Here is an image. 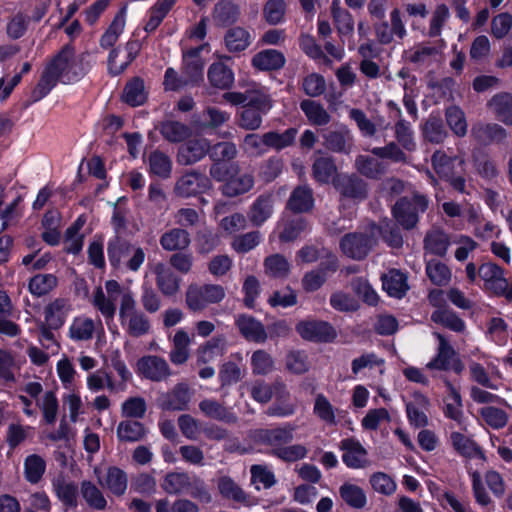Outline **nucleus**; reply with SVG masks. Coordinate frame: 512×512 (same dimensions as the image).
Instances as JSON below:
<instances>
[{"instance_id":"obj_60","label":"nucleus","mask_w":512,"mask_h":512,"mask_svg":"<svg viewBox=\"0 0 512 512\" xmlns=\"http://www.w3.org/2000/svg\"><path fill=\"white\" fill-rule=\"evenodd\" d=\"M148 164L150 172L158 177L167 178L171 174V160L160 151H154L149 155Z\"/></svg>"},{"instance_id":"obj_43","label":"nucleus","mask_w":512,"mask_h":512,"mask_svg":"<svg viewBox=\"0 0 512 512\" xmlns=\"http://www.w3.org/2000/svg\"><path fill=\"white\" fill-rule=\"evenodd\" d=\"M486 338L499 345L505 346L508 343V325L500 317H492L486 324Z\"/></svg>"},{"instance_id":"obj_39","label":"nucleus","mask_w":512,"mask_h":512,"mask_svg":"<svg viewBox=\"0 0 512 512\" xmlns=\"http://www.w3.org/2000/svg\"><path fill=\"white\" fill-rule=\"evenodd\" d=\"M53 490L59 500L68 507L77 506L78 487L75 483L58 477L53 480Z\"/></svg>"},{"instance_id":"obj_4","label":"nucleus","mask_w":512,"mask_h":512,"mask_svg":"<svg viewBox=\"0 0 512 512\" xmlns=\"http://www.w3.org/2000/svg\"><path fill=\"white\" fill-rule=\"evenodd\" d=\"M433 335L438 340V347L435 356L426 364V369L431 372L432 377H437L438 373L450 370L460 374L464 365L454 348L442 334L434 332Z\"/></svg>"},{"instance_id":"obj_8","label":"nucleus","mask_w":512,"mask_h":512,"mask_svg":"<svg viewBox=\"0 0 512 512\" xmlns=\"http://www.w3.org/2000/svg\"><path fill=\"white\" fill-rule=\"evenodd\" d=\"M225 297V290L221 285L191 284L185 295L186 306L193 312H201L211 304L221 302Z\"/></svg>"},{"instance_id":"obj_23","label":"nucleus","mask_w":512,"mask_h":512,"mask_svg":"<svg viewBox=\"0 0 512 512\" xmlns=\"http://www.w3.org/2000/svg\"><path fill=\"white\" fill-rule=\"evenodd\" d=\"M236 325L241 334L249 341L264 342L267 338L264 326L252 316H238Z\"/></svg>"},{"instance_id":"obj_47","label":"nucleus","mask_w":512,"mask_h":512,"mask_svg":"<svg viewBox=\"0 0 512 512\" xmlns=\"http://www.w3.org/2000/svg\"><path fill=\"white\" fill-rule=\"evenodd\" d=\"M336 165L330 157H317L312 166L313 178L319 183H328L331 179H336Z\"/></svg>"},{"instance_id":"obj_15","label":"nucleus","mask_w":512,"mask_h":512,"mask_svg":"<svg viewBox=\"0 0 512 512\" xmlns=\"http://www.w3.org/2000/svg\"><path fill=\"white\" fill-rule=\"evenodd\" d=\"M294 428L290 425L275 429H259L252 433L255 441L271 447V453L278 447H282L293 439Z\"/></svg>"},{"instance_id":"obj_50","label":"nucleus","mask_w":512,"mask_h":512,"mask_svg":"<svg viewBox=\"0 0 512 512\" xmlns=\"http://www.w3.org/2000/svg\"><path fill=\"white\" fill-rule=\"evenodd\" d=\"M199 409L205 416L209 418L228 423L236 421V416L233 413H231L220 403L211 399H205L201 401L199 403Z\"/></svg>"},{"instance_id":"obj_27","label":"nucleus","mask_w":512,"mask_h":512,"mask_svg":"<svg viewBox=\"0 0 512 512\" xmlns=\"http://www.w3.org/2000/svg\"><path fill=\"white\" fill-rule=\"evenodd\" d=\"M338 267L337 258L330 255L327 259L325 268L321 267L318 270H313L305 274L302 280L303 288L306 291H315L319 289L326 279L325 270L334 272Z\"/></svg>"},{"instance_id":"obj_56","label":"nucleus","mask_w":512,"mask_h":512,"mask_svg":"<svg viewBox=\"0 0 512 512\" xmlns=\"http://www.w3.org/2000/svg\"><path fill=\"white\" fill-rule=\"evenodd\" d=\"M144 426L137 421H121L117 427V436L121 441L136 442L145 436Z\"/></svg>"},{"instance_id":"obj_2","label":"nucleus","mask_w":512,"mask_h":512,"mask_svg":"<svg viewBox=\"0 0 512 512\" xmlns=\"http://www.w3.org/2000/svg\"><path fill=\"white\" fill-rule=\"evenodd\" d=\"M276 395L277 402L267 409L269 416L287 417L292 415L296 406L289 402V392L284 383L276 381L273 385H269L263 381H256L251 387L252 398L260 403H267L271 400L273 394Z\"/></svg>"},{"instance_id":"obj_10","label":"nucleus","mask_w":512,"mask_h":512,"mask_svg":"<svg viewBox=\"0 0 512 512\" xmlns=\"http://www.w3.org/2000/svg\"><path fill=\"white\" fill-rule=\"evenodd\" d=\"M375 243V233L371 229L369 234L350 233L345 235L341 239L340 248L347 257L360 260L368 255Z\"/></svg>"},{"instance_id":"obj_20","label":"nucleus","mask_w":512,"mask_h":512,"mask_svg":"<svg viewBox=\"0 0 512 512\" xmlns=\"http://www.w3.org/2000/svg\"><path fill=\"white\" fill-rule=\"evenodd\" d=\"M141 45L138 40H131L125 46V55L120 62L115 61V58L120 55L119 49H113L108 57V67L111 74L118 75L122 73L127 66L136 58L140 51Z\"/></svg>"},{"instance_id":"obj_58","label":"nucleus","mask_w":512,"mask_h":512,"mask_svg":"<svg viewBox=\"0 0 512 512\" xmlns=\"http://www.w3.org/2000/svg\"><path fill=\"white\" fill-rule=\"evenodd\" d=\"M251 41V36L248 31L241 27L230 29L225 36L226 47L229 51L238 52L245 50Z\"/></svg>"},{"instance_id":"obj_19","label":"nucleus","mask_w":512,"mask_h":512,"mask_svg":"<svg viewBox=\"0 0 512 512\" xmlns=\"http://www.w3.org/2000/svg\"><path fill=\"white\" fill-rule=\"evenodd\" d=\"M156 275V284L161 293L165 296L175 295L180 288V279L174 272L163 263H157L153 267Z\"/></svg>"},{"instance_id":"obj_59","label":"nucleus","mask_w":512,"mask_h":512,"mask_svg":"<svg viewBox=\"0 0 512 512\" xmlns=\"http://www.w3.org/2000/svg\"><path fill=\"white\" fill-rule=\"evenodd\" d=\"M238 7L228 0H222L216 4L213 12L214 20L220 25H228L237 20Z\"/></svg>"},{"instance_id":"obj_55","label":"nucleus","mask_w":512,"mask_h":512,"mask_svg":"<svg viewBox=\"0 0 512 512\" xmlns=\"http://www.w3.org/2000/svg\"><path fill=\"white\" fill-rule=\"evenodd\" d=\"M471 134L481 142L501 140L506 137V131L498 124L478 123L471 129Z\"/></svg>"},{"instance_id":"obj_24","label":"nucleus","mask_w":512,"mask_h":512,"mask_svg":"<svg viewBox=\"0 0 512 512\" xmlns=\"http://www.w3.org/2000/svg\"><path fill=\"white\" fill-rule=\"evenodd\" d=\"M274 199L270 194L259 196L252 204L249 219L255 226H261L273 214Z\"/></svg>"},{"instance_id":"obj_1","label":"nucleus","mask_w":512,"mask_h":512,"mask_svg":"<svg viewBox=\"0 0 512 512\" xmlns=\"http://www.w3.org/2000/svg\"><path fill=\"white\" fill-rule=\"evenodd\" d=\"M85 54H76L74 47L64 46L44 67L40 79L31 92L32 102L46 97L58 82L73 84L81 80L89 69Z\"/></svg>"},{"instance_id":"obj_30","label":"nucleus","mask_w":512,"mask_h":512,"mask_svg":"<svg viewBox=\"0 0 512 512\" xmlns=\"http://www.w3.org/2000/svg\"><path fill=\"white\" fill-rule=\"evenodd\" d=\"M337 412L330 400L322 393L315 396L313 405V414L328 426L337 424Z\"/></svg>"},{"instance_id":"obj_41","label":"nucleus","mask_w":512,"mask_h":512,"mask_svg":"<svg viewBox=\"0 0 512 512\" xmlns=\"http://www.w3.org/2000/svg\"><path fill=\"white\" fill-rule=\"evenodd\" d=\"M300 108L312 125L324 126L331 120L329 113L316 101L303 100L300 103Z\"/></svg>"},{"instance_id":"obj_14","label":"nucleus","mask_w":512,"mask_h":512,"mask_svg":"<svg viewBox=\"0 0 512 512\" xmlns=\"http://www.w3.org/2000/svg\"><path fill=\"white\" fill-rule=\"evenodd\" d=\"M339 448L343 452L342 461L348 468L361 469L368 465L367 450L358 440L343 439Z\"/></svg>"},{"instance_id":"obj_63","label":"nucleus","mask_w":512,"mask_h":512,"mask_svg":"<svg viewBox=\"0 0 512 512\" xmlns=\"http://www.w3.org/2000/svg\"><path fill=\"white\" fill-rule=\"evenodd\" d=\"M449 246L447 235L440 230H433L425 237V249L431 254L443 256Z\"/></svg>"},{"instance_id":"obj_18","label":"nucleus","mask_w":512,"mask_h":512,"mask_svg":"<svg viewBox=\"0 0 512 512\" xmlns=\"http://www.w3.org/2000/svg\"><path fill=\"white\" fill-rule=\"evenodd\" d=\"M137 368L141 375L153 381H161L170 374L167 362L157 356L142 357L138 360Z\"/></svg>"},{"instance_id":"obj_11","label":"nucleus","mask_w":512,"mask_h":512,"mask_svg":"<svg viewBox=\"0 0 512 512\" xmlns=\"http://www.w3.org/2000/svg\"><path fill=\"white\" fill-rule=\"evenodd\" d=\"M95 333L104 334L101 320L95 321L88 316L80 315L72 319L67 335L74 342H86L91 340Z\"/></svg>"},{"instance_id":"obj_46","label":"nucleus","mask_w":512,"mask_h":512,"mask_svg":"<svg viewBox=\"0 0 512 512\" xmlns=\"http://www.w3.org/2000/svg\"><path fill=\"white\" fill-rule=\"evenodd\" d=\"M339 494L347 505L355 509H362L367 503L366 493L355 484L344 483L339 488Z\"/></svg>"},{"instance_id":"obj_54","label":"nucleus","mask_w":512,"mask_h":512,"mask_svg":"<svg viewBox=\"0 0 512 512\" xmlns=\"http://www.w3.org/2000/svg\"><path fill=\"white\" fill-rule=\"evenodd\" d=\"M265 273L273 278H286L290 273V263L281 254H274L264 260Z\"/></svg>"},{"instance_id":"obj_57","label":"nucleus","mask_w":512,"mask_h":512,"mask_svg":"<svg viewBox=\"0 0 512 512\" xmlns=\"http://www.w3.org/2000/svg\"><path fill=\"white\" fill-rule=\"evenodd\" d=\"M431 319L433 322L441 324L455 332H463L465 330L464 321L453 311L448 309L435 310L431 315Z\"/></svg>"},{"instance_id":"obj_62","label":"nucleus","mask_w":512,"mask_h":512,"mask_svg":"<svg viewBox=\"0 0 512 512\" xmlns=\"http://www.w3.org/2000/svg\"><path fill=\"white\" fill-rule=\"evenodd\" d=\"M56 372L64 389H76V370L68 357L63 356L56 364Z\"/></svg>"},{"instance_id":"obj_44","label":"nucleus","mask_w":512,"mask_h":512,"mask_svg":"<svg viewBox=\"0 0 512 512\" xmlns=\"http://www.w3.org/2000/svg\"><path fill=\"white\" fill-rule=\"evenodd\" d=\"M37 406L40 408L43 420L46 424L52 425L56 422L59 411V402L55 392L46 391L37 400Z\"/></svg>"},{"instance_id":"obj_49","label":"nucleus","mask_w":512,"mask_h":512,"mask_svg":"<svg viewBox=\"0 0 512 512\" xmlns=\"http://www.w3.org/2000/svg\"><path fill=\"white\" fill-rule=\"evenodd\" d=\"M208 79L214 87L225 89L233 84L234 75L223 63H214L208 70Z\"/></svg>"},{"instance_id":"obj_52","label":"nucleus","mask_w":512,"mask_h":512,"mask_svg":"<svg viewBox=\"0 0 512 512\" xmlns=\"http://www.w3.org/2000/svg\"><path fill=\"white\" fill-rule=\"evenodd\" d=\"M46 470L45 460L37 454H31L24 460V475L28 482L38 483Z\"/></svg>"},{"instance_id":"obj_29","label":"nucleus","mask_w":512,"mask_h":512,"mask_svg":"<svg viewBox=\"0 0 512 512\" xmlns=\"http://www.w3.org/2000/svg\"><path fill=\"white\" fill-rule=\"evenodd\" d=\"M255 68L263 71L277 70L284 66L285 57L277 50L267 49L258 52L252 59Z\"/></svg>"},{"instance_id":"obj_25","label":"nucleus","mask_w":512,"mask_h":512,"mask_svg":"<svg viewBox=\"0 0 512 512\" xmlns=\"http://www.w3.org/2000/svg\"><path fill=\"white\" fill-rule=\"evenodd\" d=\"M324 140L325 146L334 152L349 153L353 146L352 134L345 126L325 134Z\"/></svg>"},{"instance_id":"obj_34","label":"nucleus","mask_w":512,"mask_h":512,"mask_svg":"<svg viewBox=\"0 0 512 512\" xmlns=\"http://www.w3.org/2000/svg\"><path fill=\"white\" fill-rule=\"evenodd\" d=\"M127 8L122 7L119 12L115 15L112 23L102 35L100 39V45L103 48L112 47L118 40L119 36L124 31L126 24Z\"/></svg>"},{"instance_id":"obj_22","label":"nucleus","mask_w":512,"mask_h":512,"mask_svg":"<svg viewBox=\"0 0 512 512\" xmlns=\"http://www.w3.org/2000/svg\"><path fill=\"white\" fill-rule=\"evenodd\" d=\"M69 312V304L64 299H56L44 309V323L49 329L60 328Z\"/></svg>"},{"instance_id":"obj_3","label":"nucleus","mask_w":512,"mask_h":512,"mask_svg":"<svg viewBox=\"0 0 512 512\" xmlns=\"http://www.w3.org/2000/svg\"><path fill=\"white\" fill-rule=\"evenodd\" d=\"M132 293L128 288H123L116 280H108L105 282L104 289L98 286L93 291L90 302L94 309L101 314L106 323L113 321L116 310L117 302L120 304L123 301V295Z\"/></svg>"},{"instance_id":"obj_45","label":"nucleus","mask_w":512,"mask_h":512,"mask_svg":"<svg viewBox=\"0 0 512 512\" xmlns=\"http://www.w3.org/2000/svg\"><path fill=\"white\" fill-rule=\"evenodd\" d=\"M445 385L449 393L448 398L451 402H448L445 407L446 417L456 421L462 425L464 416L462 412V400L461 396L456 387L448 380H445Z\"/></svg>"},{"instance_id":"obj_7","label":"nucleus","mask_w":512,"mask_h":512,"mask_svg":"<svg viewBox=\"0 0 512 512\" xmlns=\"http://www.w3.org/2000/svg\"><path fill=\"white\" fill-rule=\"evenodd\" d=\"M426 196L415 193L411 197H403L393 207V216L405 229H412L419 220V214L428 208Z\"/></svg>"},{"instance_id":"obj_17","label":"nucleus","mask_w":512,"mask_h":512,"mask_svg":"<svg viewBox=\"0 0 512 512\" xmlns=\"http://www.w3.org/2000/svg\"><path fill=\"white\" fill-rule=\"evenodd\" d=\"M210 151V144L205 138L191 139L178 151V162L190 165L201 160Z\"/></svg>"},{"instance_id":"obj_9","label":"nucleus","mask_w":512,"mask_h":512,"mask_svg":"<svg viewBox=\"0 0 512 512\" xmlns=\"http://www.w3.org/2000/svg\"><path fill=\"white\" fill-rule=\"evenodd\" d=\"M250 103L243 106L240 113L239 126L246 130H256L262 124V115L272 108V100L266 90L252 95Z\"/></svg>"},{"instance_id":"obj_26","label":"nucleus","mask_w":512,"mask_h":512,"mask_svg":"<svg viewBox=\"0 0 512 512\" xmlns=\"http://www.w3.org/2000/svg\"><path fill=\"white\" fill-rule=\"evenodd\" d=\"M191 393L187 385L179 384L171 392L161 397V406L168 410H184L190 401Z\"/></svg>"},{"instance_id":"obj_36","label":"nucleus","mask_w":512,"mask_h":512,"mask_svg":"<svg viewBox=\"0 0 512 512\" xmlns=\"http://www.w3.org/2000/svg\"><path fill=\"white\" fill-rule=\"evenodd\" d=\"M85 224V220L82 217H78L77 220L66 230L64 239V249L68 253L78 254L84 243V235L81 230Z\"/></svg>"},{"instance_id":"obj_35","label":"nucleus","mask_w":512,"mask_h":512,"mask_svg":"<svg viewBox=\"0 0 512 512\" xmlns=\"http://www.w3.org/2000/svg\"><path fill=\"white\" fill-rule=\"evenodd\" d=\"M202 49L203 46H200L183 54L185 76H187L191 83L202 79L204 63L199 57V53Z\"/></svg>"},{"instance_id":"obj_51","label":"nucleus","mask_w":512,"mask_h":512,"mask_svg":"<svg viewBox=\"0 0 512 512\" xmlns=\"http://www.w3.org/2000/svg\"><path fill=\"white\" fill-rule=\"evenodd\" d=\"M426 274L430 281L437 286L447 285L452 277L449 267L439 260H428Z\"/></svg>"},{"instance_id":"obj_64","label":"nucleus","mask_w":512,"mask_h":512,"mask_svg":"<svg viewBox=\"0 0 512 512\" xmlns=\"http://www.w3.org/2000/svg\"><path fill=\"white\" fill-rule=\"evenodd\" d=\"M254 185V179L249 174L240 175L228 180L223 186V193L234 197L248 192Z\"/></svg>"},{"instance_id":"obj_5","label":"nucleus","mask_w":512,"mask_h":512,"mask_svg":"<svg viewBox=\"0 0 512 512\" xmlns=\"http://www.w3.org/2000/svg\"><path fill=\"white\" fill-rule=\"evenodd\" d=\"M119 319L126 332L133 337H140L149 332V320L137 310L133 293L123 295V301L119 307Z\"/></svg>"},{"instance_id":"obj_13","label":"nucleus","mask_w":512,"mask_h":512,"mask_svg":"<svg viewBox=\"0 0 512 512\" xmlns=\"http://www.w3.org/2000/svg\"><path fill=\"white\" fill-rule=\"evenodd\" d=\"M430 406L429 399L420 392L412 393L405 400L408 422L415 428L425 427L428 424L427 411Z\"/></svg>"},{"instance_id":"obj_53","label":"nucleus","mask_w":512,"mask_h":512,"mask_svg":"<svg viewBox=\"0 0 512 512\" xmlns=\"http://www.w3.org/2000/svg\"><path fill=\"white\" fill-rule=\"evenodd\" d=\"M87 388L94 393L104 388H107L111 392H117L119 386L110 374L103 370H97L87 376Z\"/></svg>"},{"instance_id":"obj_16","label":"nucleus","mask_w":512,"mask_h":512,"mask_svg":"<svg viewBox=\"0 0 512 512\" xmlns=\"http://www.w3.org/2000/svg\"><path fill=\"white\" fill-rule=\"evenodd\" d=\"M210 188V180L203 174L190 172L176 182L174 191L180 197H191Z\"/></svg>"},{"instance_id":"obj_21","label":"nucleus","mask_w":512,"mask_h":512,"mask_svg":"<svg viewBox=\"0 0 512 512\" xmlns=\"http://www.w3.org/2000/svg\"><path fill=\"white\" fill-rule=\"evenodd\" d=\"M334 186L345 197L363 199L366 196L365 182L355 176L338 175Z\"/></svg>"},{"instance_id":"obj_6","label":"nucleus","mask_w":512,"mask_h":512,"mask_svg":"<svg viewBox=\"0 0 512 512\" xmlns=\"http://www.w3.org/2000/svg\"><path fill=\"white\" fill-rule=\"evenodd\" d=\"M162 489L168 494H180L189 492L194 498L210 502L211 496L205 490L203 483L197 478H191L185 472L168 473L161 484Z\"/></svg>"},{"instance_id":"obj_61","label":"nucleus","mask_w":512,"mask_h":512,"mask_svg":"<svg viewBox=\"0 0 512 512\" xmlns=\"http://www.w3.org/2000/svg\"><path fill=\"white\" fill-rule=\"evenodd\" d=\"M390 421L391 416L386 408L369 409L361 420V427L366 431H376L381 424Z\"/></svg>"},{"instance_id":"obj_48","label":"nucleus","mask_w":512,"mask_h":512,"mask_svg":"<svg viewBox=\"0 0 512 512\" xmlns=\"http://www.w3.org/2000/svg\"><path fill=\"white\" fill-rule=\"evenodd\" d=\"M122 99L131 106L142 105L147 99L144 81L140 78L129 81L125 86Z\"/></svg>"},{"instance_id":"obj_31","label":"nucleus","mask_w":512,"mask_h":512,"mask_svg":"<svg viewBox=\"0 0 512 512\" xmlns=\"http://www.w3.org/2000/svg\"><path fill=\"white\" fill-rule=\"evenodd\" d=\"M405 59L419 67H427L437 60L438 50L428 45H416L405 51Z\"/></svg>"},{"instance_id":"obj_33","label":"nucleus","mask_w":512,"mask_h":512,"mask_svg":"<svg viewBox=\"0 0 512 512\" xmlns=\"http://www.w3.org/2000/svg\"><path fill=\"white\" fill-rule=\"evenodd\" d=\"M489 106L497 118L506 125H512V94L502 92L493 96Z\"/></svg>"},{"instance_id":"obj_37","label":"nucleus","mask_w":512,"mask_h":512,"mask_svg":"<svg viewBox=\"0 0 512 512\" xmlns=\"http://www.w3.org/2000/svg\"><path fill=\"white\" fill-rule=\"evenodd\" d=\"M313 204L312 190L308 186H299L293 190L287 206L294 212L302 213L309 211Z\"/></svg>"},{"instance_id":"obj_38","label":"nucleus","mask_w":512,"mask_h":512,"mask_svg":"<svg viewBox=\"0 0 512 512\" xmlns=\"http://www.w3.org/2000/svg\"><path fill=\"white\" fill-rule=\"evenodd\" d=\"M160 244L166 251L183 250L189 246L190 236L186 230L174 228L161 236Z\"/></svg>"},{"instance_id":"obj_42","label":"nucleus","mask_w":512,"mask_h":512,"mask_svg":"<svg viewBox=\"0 0 512 512\" xmlns=\"http://www.w3.org/2000/svg\"><path fill=\"white\" fill-rule=\"evenodd\" d=\"M226 349V341L223 336L213 337L197 350V358L200 363H208L222 355Z\"/></svg>"},{"instance_id":"obj_40","label":"nucleus","mask_w":512,"mask_h":512,"mask_svg":"<svg viewBox=\"0 0 512 512\" xmlns=\"http://www.w3.org/2000/svg\"><path fill=\"white\" fill-rule=\"evenodd\" d=\"M99 483L109 489L113 494L122 495L127 488L125 473L116 467H110L105 477L98 476Z\"/></svg>"},{"instance_id":"obj_28","label":"nucleus","mask_w":512,"mask_h":512,"mask_svg":"<svg viewBox=\"0 0 512 512\" xmlns=\"http://www.w3.org/2000/svg\"><path fill=\"white\" fill-rule=\"evenodd\" d=\"M384 290L392 297L401 298L408 290L407 277L399 270H390L382 276Z\"/></svg>"},{"instance_id":"obj_32","label":"nucleus","mask_w":512,"mask_h":512,"mask_svg":"<svg viewBox=\"0 0 512 512\" xmlns=\"http://www.w3.org/2000/svg\"><path fill=\"white\" fill-rule=\"evenodd\" d=\"M462 167L464 160L460 157H450L443 151H436L432 156V165L436 173L444 178L452 177L455 174V165Z\"/></svg>"},{"instance_id":"obj_12","label":"nucleus","mask_w":512,"mask_h":512,"mask_svg":"<svg viewBox=\"0 0 512 512\" xmlns=\"http://www.w3.org/2000/svg\"><path fill=\"white\" fill-rule=\"evenodd\" d=\"M296 331L303 339L314 342H330L337 336L335 329L329 323L316 320L299 322L296 325Z\"/></svg>"}]
</instances>
